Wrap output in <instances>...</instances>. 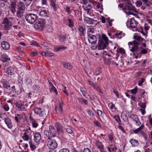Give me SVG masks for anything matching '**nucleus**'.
<instances>
[{
	"label": "nucleus",
	"instance_id": "nucleus-1",
	"mask_svg": "<svg viewBox=\"0 0 152 152\" xmlns=\"http://www.w3.org/2000/svg\"><path fill=\"white\" fill-rule=\"evenodd\" d=\"M24 133L22 137V138L24 141H30L32 138V131L30 127H28V129H25L23 130Z\"/></svg>",
	"mask_w": 152,
	"mask_h": 152
},
{
	"label": "nucleus",
	"instance_id": "nucleus-2",
	"mask_svg": "<svg viewBox=\"0 0 152 152\" xmlns=\"http://www.w3.org/2000/svg\"><path fill=\"white\" fill-rule=\"evenodd\" d=\"M15 104L17 108L20 111H26V107H27L28 105V102L27 101H24L22 102L20 101H17Z\"/></svg>",
	"mask_w": 152,
	"mask_h": 152
},
{
	"label": "nucleus",
	"instance_id": "nucleus-3",
	"mask_svg": "<svg viewBox=\"0 0 152 152\" xmlns=\"http://www.w3.org/2000/svg\"><path fill=\"white\" fill-rule=\"evenodd\" d=\"M18 10L17 12V16L18 18H21L23 15L25 10V6L22 1H19L17 4Z\"/></svg>",
	"mask_w": 152,
	"mask_h": 152
},
{
	"label": "nucleus",
	"instance_id": "nucleus-4",
	"mask_svg": "<svg viewBox=\"0 0 152 152\" xmlns=\"http://www.w3.org/2000/svg\"><path fill=\"white\" fill-rule=\"evenodd\" d=\"M56 133V130L52 125H50L49 127V130H45L44 131V134L49 137H54Z\"/></svg>",
	"mask_w": 152,
	"mask_h": 152
},
{
	"label": "nucleus",
	"instance_id": "nucleus-5",
	"mask_svg": "<svg viewBox=\"0 0 152 152\" xmlns=\"http://www.w3.org/2000/svg\"><path fill=\"white\" fill-rule=\"evenodd\" d=\"M37 18V16L36 14L32 13L27 14L25 17L26 21L30 24H33Z\"/></svg>",
	"mask_w": 152,
	"mask_h": 152
},
{
	"label": "nucleus",
	"instance_id": "nucleus-6",
	"mask_svg": "<svg viewBox=\"0 0 152 152\" xmlns=\"http://www.w3.org/2000/svg\"><path fill=\"white\" fill-rule=\"evenodd\" d=\"M47 142V146L49 148L54 149L57 147L58 144L56 140L51 139L50 137H48Z\"/></svg>",
	"mask_w": 152,
	"mask_h": 152
},
{
	"label": "nucleus",
	"instance_id": "nucleus-7",
	"mask_svg": "<svg viewBox=\"0 0 152 152\" xmlns=\"http://www.w3.org/2000/svg\"><path fill=\"white\" fill-rule=\"evenodd\" d=\"M2 24L4 25V28L5 30H9L12 26L11 22L7 18L3 19Z\"/></svg>",
	"mask_w": 152,
	"mask_h": 152
},
{
	"label": "nucleus",
	"instance_id": "nucleus-8",
	"mask_svg": "<svg viewBox=\"0 0 152 152\" xmlns=\"http://www.w3.org/2000/svg\"><path fill=\"white\" fill-rule=\"evenodd\" d=\"M33 110L36 114L39 115L40 117H44L46 116L45 111L43 109L36 107L33 109Z\"/></svg>",
	"mask_w": 152,
	"mask_h": 152
},
{
	"label": "nucleus",
	"instance_id": "nucleus-9",
	"mask_svg": "<svg viewBox=\"0 0 152 152\" xmlns=\"http://www.w3.org/2000/svg\"><path fill=\"white\" fill-rule=\"evenodd\" d=\"M138 23L133 18H132L127 21L126 26L129 28H135L137 26Z\"/></svg>",
	"mask_w": 152,
	"mask_h": 152
},
{
	"label": "nucleus",
	"instance_id": "nucleus-10",
	"mask_svg": "<svg viewBox=\"0 0 152 152\" xmlns=\"http://www.w3.org/2000/svg\"><path fill=\"white\" fill-rule=\"evenodd\" d=\"M46 23L45 20L43 18H40L37 21L35 24V27L37 29H42Z\"/></svg>",
	"mask_w": 152,
	"mask_h": 152
},
{
	"label": "nucleus",
	"instance_id": "nucleus-11",
	"mask_svg": "<svg viewBox=\"0 0 152 152\" xmlns=\"http://www.w3.org/2000/svg\"><path fill=\"white\" fill-rule=\"evenodd\" d=\"M103 39H99L98 43V49L103 50L106 48L107 46L108 45L109 43H106Z\"/></svg>",
	"mask_w": 152,
	"mask_h": 152
},
{
	"label": "nucleus",
	"instance_id": "nucleus-12",
	"mask_svg": "<svg viewBox=\"0 0 152 152\" xmlns=\"http://www.w3.org/2000/svg\"><path fill=\"white\" fill-rule=\"evenodd\" d=\"M144 152H152V142L146 143L143 147Z\"/></svg>",
	"mask_w": 152,
	"mask_h": 152
},
{
	"label": "nucleus",
	"instance_id": "nucleus-13",
	"mask_svg": "<svg viewBox=\"0 0 152 152\" xmlns=\"http://www.w3.org/2000/svg\"><path fill=\"white\" fill-rule=\"evenodd\" d=\"M88 37V40L89 42L92 45L95 44L97 40V38L96 37L93 35H89Z\"/></svg>",
	"mask_w": 152,
	"mask_h": 152
},
{
	"label": "nucleus",
	"instance_id": "nucleus-14",
	"mask_svg": "<svg viewBox=\"0 0 152 152\" xmlns=\"http://www.w3.org/2000/svg\"><path fill=\"white\" fill-rule=\"evenodd\" d=\"M129 117L132 119L135 122L136 125L139 126L141 124V123L139 120L138 117L137 115L133 114L130 115Z\"/></svg>",
	"mask_w": 152,
	"mask_h": 152
},
{
	"label": "nucleus",
	"instance_id": "nucleus-15",
	"mask_svg": "<svg viewBox=\"0 0 152 152\" xmlns=\"http://www.w3.org/2000/svg\"><path fill=\"white\" fill-rule=\"evenodd\" d=\"M5 124H6L7 127L10 129H12L13 127V124L11 119L8 117H7L4 120Z\"/></svg>",
	"mask_w": 152,
	"mask_h": 152
},
{
	"label": "nucleus",
	"instance_id": "nucleus-16",
	"mask_svg": "<svg viewBox=\"0 0 152 152\" xmlns=\"http://www.w3.org/2000/svg\"><path fill=\"white\" fill-rule=\"evenodd\" d=\"M1 45L2 49L4 50H7L10 48V44L6 41H4L1 42Z\"/></svg>",
	"mask_w": 152,
	"mask_h": 152
},
{
	"label": "nucleus",
	"instance_id": "nucleus-17",
	"mask_svg": "<svg viewBox=\"0 0 152 152\" xmlns=\"http://www.w3.org/2000/svg\"><path fill=\"white\" fill-rule=\"evenodd\" d=\"M23 118L22 114H16L15 115L14 119L16 123H20Z\"/></svg>",
	"mask_w": 152,
	"mask_h": 152
},
{
	"label": "nucleus",
	"instance_id": "nucleus-18",
	"mask_svg": "<svg viewBox=\"0 0 152 152\" xmlns=\"http://www.w3.org/2000/svg\"><path fill=\"white\" fill-rule=\"evenodd\" d=\"M148 2V0H138L136 2V4L137 7H140L141 6L142 3H143V5H145L148 6L149 5L147 4Z\"/></svg>",
	"mask_w": 152,
	"mask_h": 152
},
{
	"label": "nucleus",
	"instance_id": "nucleus-19",
	"mask_svg": "<svg viewBox=\"0 0 152 152\" xmlns=\"http://www.w3.org/2000/svg\"><path fill=\"white\" fill-rule=\"evenodd\" d=\"M34 138L36 142H39L41 139V136L39 132H36L34 134Z\"/></svg>",
	"mask_w": 152,
	"mask_h": 152
},
{
	"label": "nucleus",
	"instance_id": "nucleus-20",
	"mask_svg": "<svg viewBox=\"0 0 152 152\" xmlns=\"http://www.w3.org/2000/svg\"><path fill=\"white\" fill-rule=\"evenodd\" d=\"M85 28L83 26H80L78 28V33L80 36H83L85 34Z\"/></svg>",
	"mask_w": 152,
	"mask_h": 152
},
{
	"label": "nucleus",
	"instance_id": "nucleus-21",
	"mask_svg": "<svg viewBox=\"0 0 152 152\" xmlns=\"http://www.w3.org/2000/svg\"><path fill=\"white\" fill-rule=\"evenodd\" d=\"M1 61L4 62H8L10 61V58L5 53H3L1 57Z\"/></svg>",
	"mask_w": 152,
	"mask_h": 152
},
{
	"label": "nucleus",
	"instance_id": "nucleus-22",
	"mask_svg": "<svg viewBox=\"0 0 152 152\" xmlns=\"http://www.w3.org/2000/svg\"><path fill=\"white\" fill-rule=\"evenodd\" d=\"M1 82L2 84L3 87L6 89H8L10 87V85L8 82L6 80H2Z\"/></svg>",
	"mask_w": 152,
	"mask_h": 152
},
{
	"label": "nucleus",
	"instance_id": "nucleus-23",
	"mask_svg": "<svg viewBox=\"0 0 152 152\" xmlns=\"http://www.w3.org/2000/svg\"><path fill=\"white\" fill-rule=\"evenodd\" d=\"M129 142L131 144L132 147H136L138 146L139 145V141L134 139H132L129 141Z\"/></svg>",
	"mask_w": 152,
	"mask_h": 152
},
{
	"label": "nucleus",
	"instance_id": "nucleus-24",
	"mask_svg": "<svg viewBox=\"0 0 152 152\" xmlns=\"http://www.w3.org/2000/svg\"><path fill=\"white\" fill-rule=\"evenodd\" d=\"M39 14L40 16L42 17H48V11L45 10L40 11L39 12Z\"/></svg>",
	"mask_w": 152,
	"mask_h": 152
},
{
	"label": "nucleus",
	"instance_id": "nucleus-25",
	"mask_svg": "<svg viewBox=\"0 0 152 152\" xmlns=\"http://www.w3.org/2000/svg\"><path fill=\"white\" fill-rule=\"evenodd\" d=\"M55 126L58 132H62V126L60 123L58 122H56L55 123Z\"/></svg>",
	"mask_w": 152,
	"mask_h": 152
},
{
	"label": "nucleus",
	"instance_id": "nucleus-26",
	"mask_svg": "<svg viewBox=\"0 0 152 152\" xmlns=\"http://www.w3.org/2000/svg\"><path fill=\"white\" fill-rule=\"evenodd\" d=\"M83 7L84 10L87 11L88 12H89L90 10L92 8V6L89 3H88L85 5H83Z\"/></svg>",
	"mask_w": 152,
	"mask_h": 152
},
{
	"label": "nucleus",
	"instance_id": "nucleus-27",
	"mask_svg": "<svg viewBox=\"0 0 152 152\" xmlns=\"http://www.w3.org/2000/svg\"><path fill=\"white\" fill-rule=\"evenodd\" d=\"M130 49V51L134 53L133 55H134L135 54L138 53V52L137 51H139L138 47L137 46H133Z\"/></svg>",
	"mask_w": 152,
	"mask_h": 152
},
{
	"label": "nucleus",
	"instance_id": "nucleus-28",
	"mask_svg": "<svg viewBox=\"0 0 152 152\" xmlns=\"http://www.w3.org/2000/svg\"><path fill=\"white\" fill-rule=\"evenodd\" d=\"M63 65L65 68L69 70H71L72 68L71 64L69 63L64 62L63 63Z\"/></svg>",
	"mask_w": 152,
	"mask_h": 152
},
{
	"label": "nucleus",
	"instance_id": "nucleus-29",
	"mask_svg": "<svg viewBox=\"0 0 152 152\" xmlns=\"http://www.w3.org/2000/svg\"><path fill=\"white\" fill-rule=\"evenodd\" d=\"M56 0H50V3L54 11L55 12L57 11V8L56 4Z\"/></svg>",
	"mask_w": 152,
	"mask_h": 152
},
{
	"label": "nucleus",
	"instance_id": "nucleus-30",
	"mask_svg": "<svg viewBox=\"0 0 152 152\" xmlns=\"http://www.w3.org/2000/svg\"><path fill=\"white\" fill-rule=\"evenodd\" d=\"M144 125L143 124H142L141 126L136 129L133 130V133L135 134H137L140 132L144 127Z\"/></svg>",
	"mask_w": 152,
	"mask_h": 152
},
{
	"label": "nucleus",
	"instance_id": "nucleus-31",
	"mask_svg": "<svg viewBox=\"0 0 152 152\" xmlns=\"http://www.w3.org/2000/svg\"><path fill=\"white\" fill-rule=\"evenodd\" d=\"M136 31L138 32L141 33L144 36H146L147 35V32H144L143 29L141 27H138L136 29Z\"/></svg>",
	"mask_w": 152,
	"mask_h": 152
},
{
	"label": "nucleus",
	"instance_id": "nucleus-32",
	"mask_svg": "<svg viewBox=\"0 0 152 152\" xmlns=\"http://www.w3.org/2000/svg\"><path fill=\"white\" fill-rule=\"evenodd\" d=\"M63 103L61 102L59 103L58 107L57 108L56 107L55 108V110L56 112L57 110L59 111L60 113H62L63 111Z\"/></svg>",
	"mask_w": 152,
	"mask_h": 152
},
{
	"label": "nucleus",
	"instance_id": "nucleus-33",
	"mask_svg": "<svg viewBox=\"0 0 152 152\" xmlns=\"http://www.w3.org/2000/svg\"><path fill=\"white\" fill-rule=\"evenodd\" d=\"M140 43V42H137L135 40L132 42H129L128 43V45L129 47H130V45L137 46L138 47Z\"/></svg>",
	"mask_w": 152,
	"mask_h": 152
},
{
	"label": "nucleus",
	"instance_id": "nucleus-34",
	"mask_svg": "<svg viewBox=\"0 0 152 152\" xmlns=\"http://www.w3.org/2000/svg\"><path fill=\"white\" fill-rule=\"evenodd\" d=\"M7 72L8 75H12L14 73V69L12 67H9L7 69Z\"/></svg>",
	"mask_w": 152,
	"mask_h": 152
},
{
	"label": "nucleus",
	"instance_id": "nucleus-35",
	"mask_svg": "<svg viewBox=\"0 0 152 152\" xmlns=\"http://www.w3.org/2000/svg\"><path fill=\"white\" fill-rule=\"evenodd\" d=\"M77 98L79 102L84 103L86 105H88V103L87 100L79 97H77Z\"/></svg>",
	"mask_w": 152,
	"mask_h": 152
},
{
	"label": "nucleus",
	"instance_id": "nucleus-36",
	"mask_svg": "<svg viewBox=\"0 0 152 152\" xmlns=\"http://www.w3.org/2000/svg\"><path fill=\"white\" fill-rule=\"evenodd\" d=\"M41 55L45 56H53V53L48 52H43L41 53Z\"/></svg>",
	"mask_w": 152,
	"mask_h": 152
},
{
	"label": "nucleus",
	"instance_id": "nucleus-37",
	"mask_svg": "<svg viewBox=\"0 0 152 152\" xmlns=\"http://www.w3.org/2000/svg\"><path fill=\"white\" fill-rule=\"evenodd\" d=\"M66 48V47L64 46H56L54 48V50L55 52H58L60 49H65Z\"/></svg>",
	"mask_w": 152,
	"mask_h": 152
},
{
	"label": "nucleus",
	"instance_id": "nucleus-38",
	"mask_svg": "<svg viewBox=\"0 0 152 152\" xmlns=\"http://www.w3.org/2000/svg\"><path fill=\"white\" fill-rule=\"evenodd\" d=\"M102 72V69L100 67L97 68L94 72V74L96 76L99 75Z\"/></svg>",
	"mask_w": 152,
	"mask_h": 152
},
{
	"label": "nucleus",
	"instance_id": "nucleus-39",
	"mask_svg": "<svg viewBox=\"0 0 152 152\" xmlns=\"http://www.w3.org/2000/svg\"><path fill=\"white\" fill-rule=\"evenodd\" d=\"M134 38L137 42H140L142 41L144 39L142 38L140 36L138 35H135L134 37Z\"/></svg>",
	"mask_w": 152,
	"mask_h": 152
},
{
	"label": "nucleus",
	"instance_id": "nucleus-40",
	"mask_svg": "<svg viewBox=\"0 0 152 152\" xmlns=\"http://www.w3.org/2000/svg\"><path fill=\"white\" fill-rule=\"evenodd\" d=\"M95 144L99 149L104 147L102 142L99 140H96L95 142Z\"/></svg>",
	"mask_w": 152,
	"mask_h": 152
},
{
	"label": "nucleus",
	"instance_id": "nucleus-41",
	"mask_svg": "<svg viewBox=\"0 0 152 152\" xmlns=\"http://www.w3.org/2000/svg\"><path fill=\"white\" fill-rule=\"evenodd\" d=\"M111 147H108L107 148L110 152H116L117 148L115 146H113V145L111 146Z\"/></svg>",
	"mask_w": 152,
	"mask_h": 152
},
{
	"label": "nucleus",
	"instance_id": "nucleus-42",
	"mask_svg": "<svg viewBox=\"0 0 152 152\" xmlns=\"http://www.w3.org/2000/svg\"><path fill=\"white\" fill-rule=\"evenodd\" d=\"M16 92V89L15 86H12L9 90L8 93L10 94H12V95L15 94Z\"/></svg>",
	"mask_w": 152,
	"mask_h": 152
},
{
	"label": "nucleus",
	"instance_id": "nucleus-43",
	"mask_svg": "<svg viewBox=\"0 0 152 152\" xmlns=\"http://www.w3.org/2000/svg\"><path fill=\"white\" fill-rule=\"evenodd\" d=\"M32 126L34 128H36L39 125V124L35 120H34L31 123Z\"/></svg>",
	"mask_w": 152,
	"mask_h": 152
},
{
	"label": "nucleus",
	"instance_id": "nucleus-44",
	"mask_svg": "<svg viewBox=\"0 0 152 152\" xmlns=\"http://www.w3.org/2000/svg\"><path fill=\"white\" fill-rule=\"evenodd\" d=\"M51 86H50V91H53L55 92L56 94L57 95L58 94V93L56 88L53 86L52 83H51Z\"/></svg>",
	"mask_w": 152,
	"mask_h": 152
},
{
	"label": "nucleus",
	"instance_id": "nucleus-45",
	"mask_svg": "<svg viewBox=\"0 0 152 152\" xmlns=\"http://www.w3.org/2000/svg\"><path fill=\"white\" fill-rule=\"evenodd\" d=\"M138 105L142 109H145L146 106V103L143 102H140L138 103Z\"/></svg>",
	"mask_w": 152,
	"mask_h": 152
},
{
	"label": "nucleus",
	"instance_id": "nucleus-46",
	"mask_svg": "<svg viewBox=\"0 0 152 152\" xmlns=\"http://www.w3.org/2000/svg\"><path fill=\"white\" fill-rule=\"evenodd\" d=\"M32 82V79L31 77H27L26 79V83L27 85L30 84Z\"/></svg>",
	"mask_w": 152,
	"mask_h": 152
},
{
	"label": "nucleus",
	"instance_id": "nucleus-47",
	"mask_svg": "<svg viewBox=\"0 0 152 152\" xmlns=\"http://www.w3.org/2000/svg\"><path fill=\"white\" fill-rule=\"evenodd\" d=\"M140 48L142 49L140 52L137 53L138 55L141 54H145L147 53V50L145 49L142 48V47H141Z\"/></svg>",
	"mask_w": 152,
	"mask_h": 152
},
{
	"label": "nucleus",
	"instance_id": "nucleus-48",
	"mask_svg": "<svg viewBox=\"0 0 152 152\" xmlns=\"http://www.w3.org/2000/svg\"><path fill=\"white\" fill-rule=\"evenodd\" d=\"M94 31V29L92 28H88V30L87 33L88 36L89 35H92L91 33H93Z\"/></svg>",
	"mask_w": 152,
	"mask_h": 152
},
{
	"label": "nucleus",
	"instance_id": "nucleus-49",
	"mask_svg": "<svg viewBox=\"0 0 152 152\" xmlns=\"http://www.w3.org/2000/svg\"><path fill=\"white\" fill-rule=\"evenodd\" d=\"M67 20L69 22V24H68L70 28L74 26V24L72 20L70 19H68Z\"/></svg>",
	"mask_w": 152,
	"mask_h": 152
},
{
	"label": "nucleus",
	"instance_id": "nucleus-50",
	"mask_svg": "<svg viewBox=\"0 0 152 152\" xmlns=\"http://www.w3.org/2000/svg\"><path fill=\"white\" fill-rule=\"evenodd\" d=\"M100 39H103V41H104L106 43H108V38L106 37L105 35L103 34L102 35V38H100Z\"/></svg>",
	"mask_w": 152,
	"mask_h": 152
},
{
	"label": "nucleus",
	"instance_id": "nucleus-51",
	"mask_svg": "<svg viewBox=\"0 0 152 152\" xmlns=\"http://www.w3.org/2000/svg\"><path fill=\"white\" fill-rule=\"evenodd\" d=\"M30 147L32 150L35 149L36 148V146L33 144L31 140L29 142Z\"/></svg>",
	"mask_w": 152,
	"mask_h": 152
},
{
	"label": "nucleus",
	"instance_id": "nucleus-52",
	"mask_svg": "<svg viewBox=\"0 0 152 152\" xmlns=\"http://www.w3.org/2000/svg\"><path fill=\"white\" fill-rule=\"evenodd\" d=\"M117 51V52L120 53L122 54H124L125 53V50L122 48H118Z\"/></svg>",
	"mask_w": 152,
	"mask_h": 152
},
{
	"label": "nucleus",
	"instance_id": "nucleus-53",
	"mask_svg": "<svg viewBox=\"0 0 152 152\" xmlns=\"http://www.w3.org/2000/svg\"><path fill=\"white\" fill-rule=\"evenodd\" d=\"M128 91L129 92H130L133 94H135L137 92V89L136 88H135L131 90H129Z\"/></svg>",
	"mask_w": 152,
	"mask_h": 152
},
{
	"label": "nucleus",
	"instance_id": "nucleus-54",
	"mask_svg": "<svg viewBox=\"0 0 152 152\" xmlns=\"http://www.w3.org/2000/svg\"><path fill=\"white\" fill-rule=\"evenodd\" d=\"M80 90L83 96H85L86 94V89L84 88L81 87L80 88Z\"/></svg>",
	"mask_w": 152,
	"mask_h": 152
},
{
	"label": "nucleus",
	"instance_id": "nucleus-55",
	"mask_svg": "<svg viewBox=\"0 0 152 152\" xmlns=\"http://www.w3.org/2000/svg\"><path fill=\"white\" fill-rule=\"evenodd\" d=\"M113 93H115L116 96L118 98H121L122 96L121 94H119L118 92V91L114 90L113 91Z\"/></svg>",
	"mask_w": 152,
	"mask_h": 152
},
{
	"label": "nucleus",
	"instance_id": "nucleus-56",
	"mask_svg": "<svg viewBox=\"0 0 152 152\" xmlns=\"http://www.w3.org/2000/svg\"><path fill=\"white\" fill-rule=\"evenodd\" d=\"M93 87L95 89H96V90L99 92L100 93H102V92L101 91L100 87L96 85H95Z\"/></svg>",
	"mask_w": 152,
	"mask_h": 152
},
{
	"label": "nucleus",
	"instance_id": "nucleus-57",
	"mask_svg": "<svg viewBox=\"0 0 152 152\" xmlns=\"http://www.w3.org/2000/svg\"><path fill=\"white\" fill-rule=\"evenodd\" d=\"M114 118L115 120L119 124H120L121 121L118 115H116L114 116Z\"/></svg>",
	"mask_w": 152,
	"mask_h": 152
},
{
	"label": "nucleus",
	"instance_id": "nucleus-58",
	"mask_svg": "<svg viewBox=\"0 0 152 152\" xmlns=\"http://www.w3.org/2000/svg\"><path fill=\"white\" fill-rule=\"evenodd\" d=\"M84 21H87L88 23L90 24L92 22L91 19L88 17H86V19L84 20Z\"/></svg>",
	"mask_w": 152,
	"mask_h": 152
},
{
	"label": "nucleus",
	"instance_id": "nucleus-59",
	"mask_svg": "<svg viewBox=\"0 0 152 152\" xmlns=\"http://www.w3.org/2000/svg\"><path fill=\"white\" fill-rule=\"evenodd\" d=\"M66 35H63L61 37V41L64 42L66 40Z\"/></svg>",
	"mask_w": 152,
	"mask_h": 152
},
{
	"label": "nucleus",
	"instance_id": "nucleus-60",
	"mask_svg": "<svg viewBox=\"0 0 152 152\" xmlns=\"http://www.w3.org/2000/svg\"><path fill=\"white\" fill-rule=\"evenodd\" d=\"M66 131L67 133L69 134H72L73 132L72 129L70 127H69L68 128H66Z\"/></svg>",
	"mask_w": 152,
	"mask_h": 152
},
{
	"label": "nucleus",
	"instance_id": "nucleus-61",
	"mask_svg": "<svg viewBox=\"0 0 152 152\" xmlns=\"http://www.w3.org/2000/svg\"><path fill=\"white\" fill-rule=\"evenodd\" d=\"M10 7L11 9H15V4L14 2H12L10 4Z\"/></svg>",
	"mask_w": 152,
	"mask_h": 152
},
{
	"label": "nucleus",
	"instance_id": "nucleus-62",
	"mask_svg": "<svg viewBox=\"0 0 152 152\" xmlns=\"http://www.w3.org/2000/svg\"><path fill=\"white\" fill-rule=\"evenodd\" d=\"M145 80V79L144 78H142L141 79V80L140 81L138 82V85L139 86H141L142 85V84L144 82Z\"/></svg>",
	"mask_w": 152,
	"mask_h": 152
},
{
	"label": "nucleus",
	"instance_id": "nucleus-63",
	"mask_svg": "<svg viewBox=\"0 0 152 152\" xmlns=\"http://www.w3.org/2000/svg\"><path fill=\"white\" fill-rule=\"evenodd\" d=\"M4 109L6 111H7L9 110V107L8 104H6L4 106Z\"/></svg>",
	"mask_w": 152,
	"mask_h": 152
},
{
	"label": "nucleus",
	"instance_id": "nucleus-64",
	"mask_svg": "<svg viewBox=\"0 0 152 152\" xmlns=\"http://www.w3.org/2000/svg\"><path fill=\"white\" fill-rule=\"evenodd\" d=\"M59 152H69V151L67 148H63L61 149Z\"/></svg>",
	"mask_w": 152,
	"mask_h": 152
}]
</instances>
